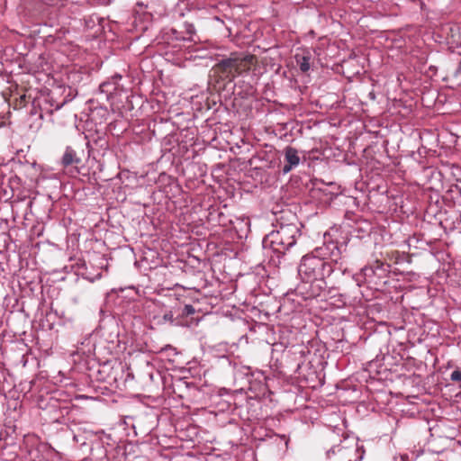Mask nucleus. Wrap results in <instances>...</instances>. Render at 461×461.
Wrapping results in <instances>:
<instances>
[{"mask_svg":"<svg viewBox=\"0 0 461 461\" xmlns=\"http://www.w3.org/2000/svg\"><path fill=\"white\" fill-rule=\"evenodd\" d=\"M302 223L291 211H282L276 219L275 230L268 233L263 243L269 245L273 251L270 263L276 267L290 266L301 255L296 249L297 239L301 237Z\"/></svg>","mask_w":461,"mask_h":461,"instance_id":"obj_1","label":"nucleus"},{"mask_svg":"<svg viewBox=\"0 0 461 461\" xmlns=\"http://www.w3.org/2000/svg\"><path fill=\"white\" fill-rule=\"evenodd\" d=\"M255 55L243 52H231L223 56L213 66V69L222 79L232 82L236 77L247 74L257 64Z\"/></svg>","mask_w":461,"mask_h":461,"instance_id":"obj_2","label":"nucleus"},{"mask_svg":"<svg viewBox=\"0 0 461 461\" xmlns=\"http://www.w3.org/2000/svg\"><path fill=\"white\" fill-rule=\"evenodd\" d=\"M337 267H334L332 262L324 260L323 258L309 253L303 256L298 267V274L302 280H324L334 273Z\"/></svg>","mask_w":461,"mask_h":461,"instance_id":"obj_3","label":"nucleus"},{"mask_svg":"<svg viewBox=\"0 0 461 461\" xmlns=\"http://www.w3.org/2000/svg\"><path fill=\"white\" fill-rule=\"evenodd\" d=\"M363 454L357 440L352 437H344L339 444L326 451L327 458L330 461H360Z\"/></svg>","mask_w":461,"mask_h":461,"instance_id":"obj_4","label":"nucleus"},{"mask_svg":"<svg viewBox=\"0 0 461 461\" xmlns=\"http://www.w3.org/2000/svg\"><path fill=\"white\" fill-rule=\"evenodd\" d=\"M346 243L339 244L338 241L333 240L330 235H324V242L321 247H317L312 253L316 256H320L324 258V260L332 262L334 267L340 272H343V258L344 254L346 253Z\"/></svg>","mask_w":461,"mask_h":461,"instance_id":"obj_5","label":"nucleus"},{"mask_svg":"<svg viewBox=\"0 0 461 461\" xmlns=\"http://www.w3.org/2000/svg\"><path fill=\"white\" fill-rule=\"evenodd\" d=\"M152 305L153 310L150 312V319L155 325L176 326L173 295L167 296L163 300H154Z\"/></svg>","mask_w":461,"mask_h":461,"instance_id":"obj_6","label":"nucleus"},{"mask_svg":"<svg viewBox=\"0 0 461 461\" xmlns=\"http://www.w3.org/2000/svg\"><path fill=\"white\" fill-rule=\"evenodd\" d=\"M390 267L389 264H384V262L376 259L372 264L361 268L357 281L360 282L359 277H363L364 282L370 285L376 287L382 284L384 285L386 283L384 279L390 273Z\"/></svg>","mask_w":461,"mask_h":461,"instance_id":"obj_7","label":"nucleus"},{"mask_svg":"<svg viewBox=\"0 0 461 461\" xmlns=\"http://www.w3.org/2000/svg\"><path fill=\"white\" fill-rule=\"evenodd\" d=\"M327 287L324 280H302L296 286L295 293L304 300H310L324 295Z\"/></svg>","mask_w":461,"mask_h":461,"instance_id":"obj_8","label":"nucleus"},{"mask_svg":"<svg viewBox=\"0 0 461 461\" xmlns=\"http://www.w3.org/2000/svg\"><path fill=\"white\" fill-rule=\"evenodd\" d=\"M122 76L114 74L99 86L100 94H104L107 101L113 103L122 93L125 92L124 85L122 83Z\"/></svg>","mask_w":461,"mask_h":461,"instance_id":"obj_9","label":"nucleus"},{"mask_svg":"<svg viewBox=\"0 0 461 461\" xmlns=\"http://www.w3.org/2000/svg\"><path fill=\"white\" fill-rule=\"evenodd\" d=\"M68 95L66 97H64L61 101L57 100V94L55 91H51L50 94L44 96L43 99L39 103V106L41 111L40 116L42 117L43 113L50 115L53 113L54 111L59 110L68 101H70L72 98H68V96L70 95L71 88L68 87Z\"/></svg>","mask_w":461,"mask_h":461,"instance_id":"obj_10","label":"nucleus"},{"mask_svg":"<svg viewBox=\"0 0 461 461\" xmlns=\"http://www.w3.org/2000/svg\"><path fill=\"white\" fill-rule=\"evenodd\" d=\"M98 373L100 375L98 378L100 381L109 384H115L116 387H119V382L122 379L124 367L122 364H118L116 366H111L109 363H104Z\"/></svg>","mask_w":461,"mask_h":461,"instance_id":"obj_11","label":"nucleus"},{"mask_svg":"<svg viewBox=\"0 0 461 461\" xmlns=\"http://www.w3.org/2000/svg\"><path fill=\"white\" fill-rule=\"evenodd\" d=\"M173 303L174 311H176L174 312V316H176L175 321H176V326L185 325L186 323L185 319L196 312L193 305L183 303L176 295H173Z\"/></svg>","mask_w":461,"mask_h":461,"instance_id":"obj_12","label":"nucleus"},{"mask_svg":"<svg viewBox=\"0 0 461 461\" xmlns=\"http://www.w3.org/2000/svg\"><path fill=\"white\" fill-rule=\"evenodd\" d=\"M82 156L71 146H67L63 156L61 157L60 163L63 167H74L76 169L82 165ZM79 171L77 170V173Z\"/></svg>","mask_w":461,"mask_h":461,"instance_id":"obj_13","label":"nucleus"},{"mask_svg":"<svg viewBox=\"0 0 461 461\" xmlns=\"http://www.w3.org/2000/svg\"><path fill=\"white\" fill-rule=\"evenodd\" d=\"M284 157L285 164L282 171L284 174H287L293 168L296 167L299 165L300 157L298 154V150L292 146H286L285 148Z\"/></svg>","mask_w":461,"mask_h":461,"instance_id":"obj_14","label":"nucleus"},{"mask_svg":"<svg viewBox=\"0 0 461 461\" xmlns=\"http://www.w3.org/2000/svg\"><path fill=\"white\" fill-rule=\"evenodd\" d=\"M294 59L300 70L306 73L311 68L312 54L309 50L303 49L294 55Z\"/></svg>","mask_w":461,"mask_h":461,"instance_id":"obj_15","label":"nucleus"},{"mask_svg":"<svg viewBox=\"0 0 461 461\" xmlns=\"http://www.w3.org/2000/svg\"><path fill=\"white\" fill-rule=\"evenodd\" d=\"M78 275H80L84 279H86L90 282H95L98 280L102 276V272L97 270L96 273H92L89 270L88 266L86 262H82L80 265L78 264Z\"/></svg>","mask_w":461,"mask_h":461,"instance_id":"obj_16","label":"nucleus"},{"mask_svg":"<svg viewBox=\"0 0 461 461\" xmlns=\"http://www.w3.org/2000/svg\"><path fill=\"white\" fill-rule=\"evenodd\" d=\"M184 26L185 29L186 36L183 35L182 32H177L176 30H172L175 38L180 41H193L192 37L195 32L194 25L192 23H185Z\"/></svg>","mask_w":461,"mask_h":461,"instance_id":"obj_17","label":"nucleus"},{"mask_svg":"<svg viewBox=\"0 0 461 461\" xmlns=\"http://www.w3.org/2000/svg\"><path fill=\"white\" fill-rule=\"evenodd\" d=\"M92 143L100 148V149L103 151L108 149L109 147L108 140H106L104 135L98 136L97 138L93 139L92 140H88V141L86 142V146L89 149V150L93 149Z\"/></svg>","mask_w":461,"mask_h":461,"instance_id":"obj_18","label":"nucleus"},{"mask_svg":"<svg viewBox=\"0 0 461 461\" xmlns=\"http://www.w3.org/2000/svg\"><path fill=\"white\" fill-rule=\"evenodd\" d=\"M450 380L453 382H461V370L456 368L450 375Z\"/></svg>","mask_w":461,"mask_h":461,"instance_id":"obj_19","label":"nucleus"},{"mask_svg":"<svg viewBox=\"0 0 461 461\" xmlns=\"http://www.w3.org/2000/svg\"><path fill=\"white\" fill-rule=\"evenodd\" d=\"M147 366H148V368L151 369V372H149V373H148V375H149V379H150L151 381H153V380H154V377H153V369H154V368H153V366H149V363L147 364Z\"/></svg>","mask_w":461,"mask_h":461,"instance_id":"obj_20","label":"nucleus"}]
</instances>
